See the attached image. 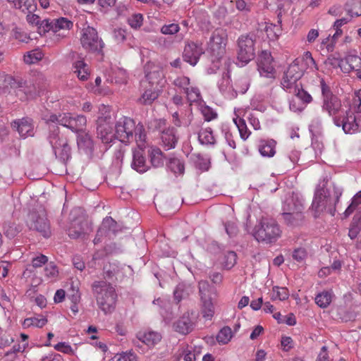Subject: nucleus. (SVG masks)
Returning a JSON list of instances; mask_svg holds the SVG:
<instances>
[{"instance_id":"680f3d73","label":"nucleus","mask_w":361,"mask_h":361,"mask_svg":"<svg viewBox=\"0 0 361 361\" xmlns=\"http://www.w3.org/2000/svg\"><path fill=\"white\" fill-rule=\"evenodd\" d=\"M199 295L200 299L210 298L209 295V284L207 281H200L198 283Z\"/></svg>"},{"instance_id":"c756f323","label":"nucleus","mask_w":361,"mask_h":361,"mask_svg":"<svg viewBox=\"0 0 361 361\" xmlns=\"http://www.w3.org/2000/svg\"><path fill=\"white\" fill-rule=\"evenodd\" d=\"M276 141L274 140H261L259 151L263 157H271L276 153Z\"/></svg>"},{"instance_id":"ea45409f","label":"nucleus","mask_w":361,"mask_h":361,"mask_svg":"<svg viewBox=\"0 0 361 361\" xmlns=\"http://www.w3.org/2000/svg\"><path fill=\"white\" fill-rule=\"evenodd\" d=\"M43 53L39 49H34L27 51L23 57L24 61L27 64L36 63L42 59Z\"/></svg>"},{"instance_id":"4c0bfd02","label":"nucleus","mask_w":361,"mask_h":361,"mask_svg":"<svg viewBox=\"0 0 361 361\" xmlns=\"http://www.w3.org/2000/svg\"><path fill=\"white\" fill-rule=\"evenodd\" d=\"M157 334L155 332H139L137 334V338L141 341L143 345H147L148 348L154 346L156 343Z\"/></svg>"},{"instance_id":"774afa93","label":"nucleus","mask_w":361,"mask_h":361,"mask_svg":"<svg viewBox=\"0 0 361 361\" xmlns=\"http://www.w3.org/2000/svg\"><path fill=\"white\" fill-rule=\"evenodd\" d=\"M4 234L8 238H13L18 232V229L14 224L8 223L4 226Z\"/></svg>"},{"instance_id":"9b49d317","label":"nucleus","mask_w":361,"mask_h":361,"mask_svg":"<svg viewBox=\"0 0 361 361\" xmlns=\"http://www.w3.org/2000/svg\"><path fill=\"white\" fill-rule=\"evenodd\" d=\"M4 81L9 85L12 88L18 89L17 94L19 92L24 93V96L20 97V99H25L32 98L37 94L39 85H36L32 80H17L11 75H4Z\"/></svg>"},{"instance_id":"3c124183","label":"nucleus","mask_w":361,"mask_h":361,"mask_svg":"<svg viewBox=\"0 0 361 361\" xmlns=\"http://www.w3.org/2000/svg\"><path fill=\"white\" fill-rule=\"evenodd\" d=\"M19 3L20 7L16 8L24 13H33L37 8L35 0H19Z\"/></svg>"},{"instance_id":"20e7f679","label":"nucleus","mask_w":361,"mask_h":361,"mask_svg":"<svg viewBox=\"0 0 361 361\" xmlns=\"http://www.w3.org/2000/svg\"><path fill=\"white\" fill-rule=\"evenodd\" d=\"M99 116L97 121V137L104 144L111 143L116 137V132L114 131L113 121L111 116L110 108L102 104L99 107Z\"/></svg>"},{"instance_id":"2f4dec72","label":"nucleus","mask_w":361,"mask_h":361,"mask_svg":"<svg viewBox=\"0 0 361 361\" xmlns=\"http://www.w3.org/2000/svg\"><path fill=\"white\" fill-rule=\"evenodd\" d=\"M47 322V319L43 315H37L25 319L22 325L25 329L30 327L42 328Z\"/></svg>"},{"instance_id":"a878e982","label":"nucleus","mask_w":361,"mask_h":361,"mask_svg":"<svg viewBox=\"0 0 361 361\" xmlns=\"http://www.w3.org/2000/svg\"><path fill=\"white\" fill-rule=\"evenodd\" d=\"M67 233L71 238L73 239L82 237L85 233L83 221L81 219H76L71 221L67 229Z\"/></svg>"},{"instance_id":"39448f33","label":"nucleus","mask_w":361,"mask_h":361,"mask_svg":"<svg viewBox=\"0 0 361 361\" xmlns=\"http://www.w3.org/2000/svg\"><path fill=\"white\" fill-rule=\"evenodd\" d=\"M281 231L278 223L271 218L262 217L254 229V236L259 242L274 243L281 236Z\"/></svg>"},{"instance_id":"2eb2a0df","label":"nucleus","mask_w":361,"mask_h":361,"mask_svg":"<svg viewBox=\"0 0 361 361\" xmlns=\"http://www.w3.org/2000/svg\"><path fill=\"white\" fill-rule=\"evenodd\" d=\"M60 125L69 128L71 131L79 133L85 129L87 118L85 116H72L69 113H64L61 115Z\"/></svg>"},{"instance_id":"5fc2aeb1","label":"nucleus","mask_w":361,"mask_h":361,"mask_svg":"<svg viewBox=\"0 0 361 361\" xmlns=\"http://www.w3.org/2000/svg\"><path fill=\"white\" fill-rule=\"evenodd\" d=\"M159 314L163 317V322L166 324H170L174 317V313L173 312L170 305L161 307L159 310Z\"/></svg>"},{"instance_id":"79ce46f5","label":"nucleus","mask_w":361,"mask_h":361,"mask_svg":"<svg viewBox=\"0 0 361 361\" xmlns=\"http://www.w3.org/2000/svg\"><path fill=\"white\" fill-rule=\"evenodd\" d=\"M75 348H73L67 342H59L54 345V348L60 353L63 354H66L68 355L75 356L76 357V349L77 345H74Z\"/></svg>"},{"instance_id":"58836bf2","label":"nucleus","mask_w":361,"mask_h":361,"mask_svg":"<svg viewBox=\"0 0 361 361\" xmlns=\"http://www.w3.org/2000/svg\"><path fill=\"white\" fill-rule=\"evenodd\" d=\"M233 122L238 129L240 137L243 140H246L249 137L251 132L248 130L245 121L237 116L233 118Z\"/></svg>"},{"instance_id":"49530a36","label":"nucleus","mask_w":361,"mask_h":361,"mask_svg":"<svg viewBox=\"0 0 361 361\" xmlns=\"http://www.w3.org/2000/svg\"><path fill=\"white\" fill-rule=\"evenodd\" d=\"M343 63L344 59H341L339 56H336V54L329 55L325 61V64L326 66H329L333 68H337L339 67L343 71Z\"/></svg>"},{"instance_id":"dca6fc26","label":"nucleus","mask_w":361,"mask_h":361,"mask_svg":"<svg viewBox=\"0 0 361 361\" xmlns=\"http://www.w3.org/2000/svg\"><path fill=\"white\" fill-rule=\"evenodd\" d=\"M257 69L261 76L274 79L276 77V71L272 64L273 58L267 51H262L258 56Z\"/></svg>"},{"instance_id":"37998d69","label":"nucleus","mask_w":361,"mask_h":361,"mask_svg":"<svg viewBox=\"0 0 361 361\" xmlns=\"http://www.w3.org/2000/svg\"><path fill=\"white\" fill-rule=\"evenodd\" d=\"M233 336L232 330L229 326L223 327L216 335V341L219 344H227Z\"/></svg>"},{"instance_id":"864d4df0","label":"nucleus","mask_w":361,"mask_h":361,"mask_svg":"<svg viewBox=\"0 0 361 361\" xmlns=\"http://www.w3.org/2000/svg\"><path fill=\"white\" fill-rule=\"evenodd\" d=\"M361 204V190L359 191L352 199V202L348 208L345 209L344 214L346 216L350 215L358 205Z\"/></svg>"},{"instance_id":"393cba45","label":"nucleus","mask_w":361,"mask_h":361,"mask_svg":"<svg viewBox=\"0 0 361 361\" xmlns=\"http://www.w3.org/2000/svg\"><path fill=\"white\" fill-rule=\"evenodd\" d=\"M176 134V129L173 127L169 128L162 131L161 139L165 150L175 148L178 141Z\"/></svg>"},{"instance_id":"1a4fd4ad","label":"nucleus","mask_w":361,"mask_h":361,"mask_svg":"<svg viewBox=\"0 0 361 361\" xmlns=\"http://www.w3.org/2000/svg\"><path fill=\"white\" fill-rule=\"evenodd\" d=\"M231 77L228 71L222 73L221 78L218 82L220 91L229 97H236L238 92L244 94L248 89V83L246 78L240 79L236 83V87L234 88L231 83Z\"/></svg>"},{"instance_id":"412c9836","label":"nucleus","mask_w":361,"mask_h":361,"mask_svg":"<svg viewBox=\"0 0 361 361\" xmlns=\"http://www.w3.org/2000/svg\"><path fill=\"white\" fill-rule=\"evenodd\" d=\"M12 127L16 129L22 137L34 135V125L31 118H23L14 121Z\"/></svg>"},{"instance_id":"de8ad7c7","label":"nucleus","mask_w":361,"mask_h":361,"mask_svg":"<svg viewBox=\"0 0 361 361\" xmlns=\"http://www.w3.org/2000/svg\"><path fill=\"white\" fill-rule=\"evenodd\" d=\"M103 271L105 279H113L118 273L119 267L115 263H109L104 265Z\"/></svg>"},{"instance_id":"6e6d98bb","label":"nucleus","mask_w":361,"mask_h":361,"mask_svg":"<svg viewBox=\"0 0 361 361\" xmlns=\"http://www.w3.org/2000/svg\"><path fill=\"white\" fill-rule=\"evenodd\" d=\"M173 84L185 92L190 87V79L186 76H180L173 80Z\"/></svg>"},{"instance_id":"c03bdc74","label":"nucleus","mask_w":361,"mask_h":361,"mask_svg":"<svg viewBox=\"0 0 361 361\" xmlns=\"http://www.w3.org/2000/svg\"><path fill=\"white\" fill-rule=\"evenodd\" d=\"M54 32H57L60 30H69L73 26V22L68 20L66 18H59L57 19H54Z\"/></svg>"},{"instance_id":"0eeeda50","label":"nucleus","mask_w":361,"mask_h":361,"mask_svg":"<svg viewBox=\"0 0 361 361\" xmlns=\"http://www.w3.org/2000/svg\"><path fill=\"white\" fill-rule=\"evenodd\" d=\"M334 123L342 129L346 134H355L361 128V115H355L350 109L342 113L339 116L334 117Z\"/></svg>"},{"instance_id":"473e14b6","label":"nucleus","mask_w":361,"mask_h":361,"mask_svg":"<svg viewBox=\"0 0 361 361\" xmlns=\"http://www.w3.org/2000/svg\"><path fill=\"white\" fill-rule=\"evenodd\" d=\"M334 295L331 290H323L314 298L315 303L321 308H326L332 302Z\"/></svg>"},{"instance_id":"cd10ccee","label":"nucleus","mask_w":361,"mask_h":361,"mask_svg":"<svg viewBox=\"0 0 361 361\" xmlns=\"http://www.w3.org/2000/svg\"><path fill=\"white\" fill-rule=\"evenodd\" d=\"M281 215L284 223L289 226H300L305 220L304 212L282 213Z\"/></svg>"},{"instance_id":"a18cd8bd","label":"nucleus","mask_w":361,"mask_h":361,"mask_svg":"<svg viewBox=\"0 0 361 361\" xmlns=\"http://www.w3.org/2000/svg\"><path fill=\"white\" fill-rule=\"evenodd\" d=\"M289 297L288 288L284 287L274 286L272 288L271 300H285Z\"/></svg>"},{"instance_id":"603ef678","label":"nucleus","mask_w":361,"mask_h":361,"mask_svg":"<svg viewBox=\"0 0 361 361\" xmlns=\"http://www.w3.org/2000/svg\"><path fill=\"white\" fill-rule=\"evenodd\" d=\"M143 23V16L140 13H133L128 18V25L133 29L140 28Z\"/></svg>"},{"instance_id":"7c9ffc66","label":"nucleus","mask_w":361,"mask_h":361,"mask_svg":"<svg viewBox=\"0 0 361 361\" xmlns=\"http://www.w3.org/2000/svg\"><path fill=\"white\" fill-rule=\"evenodd\" d=\"M166 167L176 175H183L185 171L184 162L176 157H170L166 163Z\"/></svg>"},{"instance_id":"c9c22d12","label":"nucleus","mask_w":361,"mask_h":361,"mask_svg":"<svg viewBox=\"0 0 361 361\" xmlns=\"http://www.w3.org/2000/svg\"><path fill=\"white\" fill-rule=\"evenodd\" d=\"M77 143L78 147L84 150H90L93 147V141L91 136L84 130L78 133Z\"/></svg>"},{"instance_id":"052dcab7","label":"nucleus","mask_w":361,"mask_h":361,"mask_svg":"<svg viewBox=\"0 0 361 361\" xmlns=\"http://www.w3.org/2000/svg\"><path fill=\"white\" fill-rule=\"evenodd\" d=\"M158 97V93L152 90H147L143 93L140 100L145 104H150Z\"/></svg>"},{"instance_id":"b1692460","label":"nucleus","mask_w":361,"mask_h":361,"mask_svg":"<svg viewBox=\"0 0 361 361\" xmlns=\"http://www.w3.org/2000/svg\"><path fill=\"white\" fill-rule=\"evenodd\" d=\"M175 331L186 335L191 332L194 329V322L191 320L188 312H185L183 315L174 324Z\"/></svg>"},{"instance_id":"c85d7f7f","label":"nucleus","mask_w":361,"mask_h":361,"mask_svg":"<svg viewBox=\"0 0 361 361\" xmlns=\"http://www.w3.org/2000/svg\"><path fill=\"white\" fill-rule=\"evenodd\" d=\"M201 314L207 320H212L215 313L214 305L212 298L200 299Z\"/></svg>"},{"instance_id":"aec40b11","label":"nucleus","mask_w":361,"mask_h":361,"mask_svg":"<svg viewBox=\"0 0 361 361\" xmlns=\"http://www.w3.org/2000/svg\"><path fill=\"white\" fill-rule=\"evenodd\" d=\"M147 140L143 141L142 146H137L132 149L133 161L131 163L132 168L139 173H144L148 169L146 164L145 157H144V149L147 146Z\"/></svg>"},{"instance_id":"7ed1b4c3","label":"nucleus","mask_w":361,"mask_h":361,"mask_svg":"<svg viewBox=\"0 0 361 361\" xmlns=\"http://www.w3.org/2000/svg\"><path fill=\"white\" fill-rule=\"evenodd\" d=\"M92 288L99 309L104 314L114 312L117 299L114 287L109 282L97 281L92 283Z\"/></svg>"},{"instance_id":"bf43d9fd","label":"nucleus","mask_w":361,"mask_h":361,"mask_svg":"<svg viewBox=\"0 0 361 361\" xmlns=\"http://www.w3.org/2000/svg\"><path fill=\"white\" fill-rule=\"evenodd\" d=\"M45 276L49 279H55L59 274L56 266L53 262L49 263L44 269Z\"/></svg>"},{"instance_id":"13d9d810","label":"nucleus","mask_w":361,"mask_h":361,"mask_svg":"<svg viewBox=\"0 0 361 361\" xmlns=\"http://www.w3.org/2000/svg\"><path fill=\"white\" fill-rule=\"evenodd\" d=\"M113 361H137L136 355L131 352L118 353L113 357Z\"/></svg>"},{"instance_id":"e433bc0d","label":"nucleus","mask_w":361,"mask_h":361,"mask_svg":"<svg viewBox=\"0 0 361 361\" xmlns=\"http://www.w3.org/2000/svg\"><path fill=\"white\" fill-rule=\"evenodd\" d=\"M361 231V212L355 214L350 226L348 236L350 239H355Z\"/></svg>"},{"instance_id":"f257e3e1","label":"nucleus","mask_w":361,"mask_h":361,"mask_svg":"<svg viewBox=\"0 0 361 361\" xmlns=\"http://www.w3.org/2000/svg\"><path fill=\"white\" fill-rule=\"evenodd\" d=\"M343 193V189L335 184L329 183L327 176L323 178L316 187L311 209L317 218L322 213L334 216L336 205Z\"/></svg>"},{"instance_id":"72a5a7b5","label":"nucleus","mask_w":361,"mask_h":361,"mask_svg":"<svg viewBox=\"0 0 361 361\" xmlns=\"http://www.w3.org/2000/svg\"><path fill=\"white\" fill-rule=\"evenodd\" d=\"M198 140L202 145H214L216 144V139L213 135V131L209 127L201 128L198 133Z\"/></svg>"},{"instance_id":"9d476101","label":"nucleus","mask_w":361,"mask_h":361,"mask_svg":"<svg viewBox=\"0 0 361 361\" xmlns=\"http://www.w3.org/2000/svg\"><path fill=\"white\" fill-rule=\"evenodd\" d=\"M49 140L56 157L63 161L69 159L71 157V147L66 138L59 136L58 127L54 128L51 131L49 136Z\"/></svg>"},{"instance_id":"6e6552de","label":"nucleus","mask_w":361,"mask_h":361,"mask_svg":"<svg viewBox=\"0 0 361 361\" xmlns=\"http://www.w3.org/2000/svg\"><path fill=\"white\" fill-rule=\"evenodd\" d=\"M255 56V40L252 36L241 35L238 39V60L244 66L253 59Z\"/></svg>"},{"instance_id":"f03ea898","label":"nucleus","mask_w":361,"mask_h":361,"mask_svg":"<svg viewBox=\"0 0 361 361\" xmlns=\"http://www.w3.org/2000/svg\"><path fill=\"white\" fill-rule=\"evenodd\" d=\"M116 137L123 143H130L135 140L137 146H142L143 141L147 140L144 126L139 123L137 125L130 118H121L115 124Z\"/></svg>"},{"instance_id":"a211bd4d","label":"nucleus","mask_w":361,"mask_h":361,"mask_svg":"<svg viewBox=\"0 0 361 361\" xmlns=\"http://www.w3.org/2000/svg\"><path fill=\"white\" fill-rule=\"evenodd\" d=\"M71 58L73 60L72 70L78 78L82 81H86L90 75L89 66L85 62L81 54L73 51L71 53Z\"/></svg>"},{"instance_id":"f8f14e48","label":"nucleus","mask_w":361,"mask_h":361,"mask_svg":"<svg viewBox=\"0 0 361 361\" xmlns=\"http://www.w3.org/2000/svg\"><path fill=\"white\" fill-rule=\"evenodd\" d=\"M80 42L82 47L88 51L100 52L104 47V42L99 37L97 31L90 26L82 29Z\"/></svg>"},{"instance_id":"bb28decb","label":"nucleus","mask_w":361,"mask_h":361,"mask_svg":"<svg viewBox=\"0 0 361 361\" xmlns=\"http://www.w3.org/2000/svg\"><path fill=\"white\" fill-rule=\"evenodd\" d=\"M343 72L358 71L361 70V58L357 55H348L344 59Z\"/></svg>"},{"instance_id":"4468645a","label":"nucleus","mask_w":361,"mask_h":361,"mask_svg":"<svg viewBox=\"0 0 361 361\" xmlns=\"http://www.w3.org/2000/svg\"><path fill=\"white\" fill-rule=\"evenodd\" d=\"M302 71L296 63H291L284 72L281 80V85L287 92H293L296 87L300 86V79L302 76Z\"/></svg>"},{"instance_id":"8fccbe9b","label":"nucleus","mask_w":361,"mask_h":361,"mask_svg":"<svg viewBox=\"0 0 361 361\" xmlns=\"http://www.w3.org/2000/svg\"><path fill=\"white\" fill-rule=\"evenodd\" d=\"M265 32L269 39L274 40L281 35V30L279 26L273 24H269L265 27Z\"/></svg>"},{"instance_id":"4d7b16f0","label":"nucleus","mask_w":361,"mask_h":361,"mask_svg":"<svg viewBox=\"0 0 361 361\" xmlns=\"http://www.w3.org/2000/svg\"><path fill=\"white\" fill-rule=\"evenodd\" d=\"M302 61H304L307 68L310 69L311 71H315L318 70L316 62L310 51H306L304 54L302 56Z\"/></svg>"},{"instance_id":"5701e85b","label":"nucleus","mask_w":361,"mask_h":361,"mask_svg":"<svg viewBox=\"0 0 361 361\" xmlns=\"http://www.w3.org/2000/svg\"><path fill=\"white\" fill-rule=\"evenodd\" d=\"M322 100V109L324 111L327 112L328 114L333 118L341 115V113H342L341 102L336 96Z\"/></svg>"},{"instance_id":"a19ab883","label":"nucleus","mask_w":361,"mask_h":361,"mask_svg":"<svg viewBox=\"0 0 361 361\" xmlns=\"http://www.w3.org/2000/svg\"><path fill=\"white\" fill-rule=\"evenodd\" d=\"M289 93L294 94L303 104H310L312 101V96L302 87V85L296 87L295 90H293V92H290Z\"/></svg>"},{"instance_id":"69168bd1","label":"nucleus","mask_w":361,"mask_h":361,"mask_svg":"<svg viewBox=\"0 0 361 361\" xmlns=\"http://www.w3.org/2000/svg\"><path fill=\"white\" fill-rule=\"evenodd\" d=\"M307 256V252L304 248H297L294 250L292 254V257L298 262H303Z\"/></svg>"},{"instance_id":"338daca9","label":"nucleus","mask_w":361,"mask_h":361,"mask_svg":"<svg viewBox=\"0 0 361 361\" xmlns=\"http://www.w3.org/2000/svg\"><path fill=\"white\" fill-rule=\"evenodd\" d=\"M62 114H60L59 116L54 114L50 112H46L43 114L42 115V119L47 123H59L60 124L59 119L61 118V115Z\"/></svg>"},{"instance_id":"f3484780","label":"nucleus","mask_w":361,"mask_h":361,"mask_svg":"<svg viewBox=\"0 0 361 361\" xmlns=\"http://www.w3.org/2000/svg\"><path fill=\"white\" fill-rule=\"evenodd\" d=\"M120 230L121 228L117 222L111 216L104 218L94 239V244L99 243L104 237L110 238L111 236L115 235Z\"/></svg>"},{"instance_id":"0e129e2a","label":"nucleus","mask_w":361,"mask_h":361,"mask_svg":"<svg viewBox=\"0 0 361 361\" xmlns=\"http://www.w3.org/2000/svg\"><path fill=\"white\" fill-rule=\"evenodd\" d=\"M180 30V27L178 24L171 23L169 25H165L161 28V33L164 35H174L177 33Z\"/></svg>"},{"instance_id":"e2e57ef3","label":"nucleus","mask_w":361,"mask_h":361,"mask_svg":"<svg viewBox=\"0 0 361 361\" xmlns=\"http://www.w3.org/2000/svg\"><path fill=\"white\" fill-rule=\"evenodd\" d=\"M201 111L206 121H210L217 116V114L208 106L202 107Z\"/></svg>"},{"instance_id":"4be33fe9","label":"nucleus","mask_w":361,"mask_h":361,"mask_svg":"<svg viewBox=\"0 0 361 361\" xmlns=\"http://www.w3.org/2000/svg\"><path fill=\"white\" fill-rule=\"evenodd\" d=\"M305 207L302 200L298 196L292 195L287 197L283 203L282 213L304 212Z\"/></svg>"},{"instance_id":"09e8293b","label":"nucleus","mask_w":361,"mask_h":361,"mask_svg":"<svg viewBox=\"0 0 361 361\" xmlns=\"http://www.w3.org/2000/svg\"><path fill=\"white\" fill-rule=\"evenodd\" d=\"M184 93L186 94L187 99L190 104L201 99L200 92L197 87L190 86Z\"/></svg>"},{"instance_id":"ddd939ff","label":"nucleus","mask_w":361,"mask_h":361,"mask_svg":"<svg viewBox=\"0 0 361 361\" xmlns=\"http://www.w3.org/2000/svg\"><path fill=\"white\" fill-rule=\"evenodd\" d=\"M27 223L30 229L37 231L44 237L48 238L50 236V224L44 209H41L37 212H31L28 216Z\"/></svg>"},{"instance_id":"6ab92c4d","label":"nucleus","mask_w":361,"mask_h":361,"mask_svg":"<svg viewBox=\"0 0 361 361\" xmlns=\"http://www.w3.org/2000/svg\"><path fill=\"white\" fill-rule=\"evenodd\" d=\"M202 43L188 42L186 43L183 53V60L192 66H195L200 56L204 54Z\"/></svg>"},{"instance_id":"f704fd0d","label":"nucleus","mask_w":361,"mask_h":361,"mask_svg":"<svg viewBox=\"0 0 361 361\" xmlns=\"http://www.w3.org/2000/svg\"><path fill=\"white\" fill-rule=\"evenodd\" d=\"M224 269L229 270L234 267L237 262V255L233 251H227L219 259Z\"/></svg>"},{"instance_id":"423d86ee","label":"nucleus","mask_w":361,"mask_h":361,"mask_svg":"<svg viewBox=\"0 0 361 361\" xmlns=\"http://www.w3.org/2000/svg\"><path fill=\"white\" fill-rule=\"evenodd\" d=\"M228 41V34L225 29H215L209 38L207 47V52L211 57L213 63H218L226 52V46ZM215 67H218L214 64Z\"/></svg>"}]
</instances>
